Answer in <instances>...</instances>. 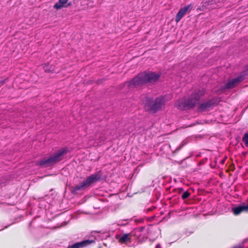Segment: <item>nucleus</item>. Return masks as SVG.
I'll return each instance as SVG.
<instances>
[{"label": "nucleus", "instance_id": "f257e3e1", "mask_svg": "<svg viewBox=\"0 0 248 248\" xmlns=\"http://www.w3.org/2000/svg\"><path fill=\"white\" fill-rule=\"evenodd\" d=\"M161 73L152 72H144L139 73L129 82V86H139L147 83H154L157 81Z\"/></svg>", "mask_w": 248, "mask_h": 248}, {"label": "nucleus", "instance_id": "dca6fc26", "mask_svg": "<svg viewBox=\"0 0 248 248\" xmlns=\"http://www.w3.org/2000/svg\"><path fill=\"white\" fill-rule=\"evenodd\" d=\"M190 195V193L188 191H186L183 193V194L182 195V199L183 200H186L187 198H188Z\"/></svg>", "mask_w": 248, "mask_h": 248}, {"label": "nucleus", "instance_id": "aec40b11", "mask_svg": "<svg viewBox=\"0 0 248 248\" xmlns=\"http://www.w3.org/2000/svg\"><path fill=\"white\" fill-rule=\"evenodd\" d=\"M160 244H158L156 246V248H159L160 247Z\"/></svg>", "mask_w": 248, "mask_h": 248}, {"label": "nucleus", "instance_id": "6e6552de", "mask_svg": "<svg viewBox=\"0 0 248 248\" xmlns=\"http://www.w3.org/2000/svg\"><path fill=\"white\" fill-rule=\"evenodd\" d=\"M163 99L162 98H157L155 101L153 100L151 108H150V111L155 113L160 110L163 105Z\"/></svg>", "mask_w": 248, "mask_h": 248}, {"label": "nucleus", "instance_id": "0eeeda50", "mask_svg": "<svg viewBox=\"0 0 248 248\" xmlns=\"http://www.w3.org/2000/svg\"><path fill=\"white\" fill-rule=\"evenodd\" d=\"M94 243H95L94 240L88 239L69 245L67 248H83Z\"/></svg>", "mask_w": 248, "mask_h": 248}, {"label": "nucleus", "instance_id": "ddd939ff", "mask_svg": "<svg viewBox=\"0 0 248 248\" xmlns=\"http://www.w3.org/2000/svg\"><path fill=\"white\" fill-rule=\"evenodd\" d=\"M213 104V102L211 100H209L201 104L199 106L198 109L201 111H205L211 108Z\"/></svg>", "mask_w": 248, "mask_h": 248}, {"label": "nucleus", "instance_id": "9d476101", "mask_svg": "<svg viewBox=\"0 0 248 248\" xmlns=\"http://www.w3.org/2000/svg\"><path fill=\"white\" fill-rule=\"evenodd\" d=\"M131 233H125L122 236H116V238L118 240V242L121 244H126L127 243H131Z\"/></svg>", "mask_w": 248, "mask_h": 248}, {"label": "nucleus", "instance_id": "39448f33", "mask_svg": "<svg viewBox=\"0 0 248 248\" xmlns=\"http://www.w3.org/2000/svg\"><path fill=\"white\" fill-rule=\"evenodd\" d=\"M102 176L101 171L94 173L88 177L84 180L88 187H90L92 184L99 181Z\"/></svg>", "mask_w": 248, "mask_h": 248}, {"label": "nucleus", "instance_id": "4468645a", "mask_svg": "<svg viewBox=\"0 0 248 248\" xmlns=\"http://www.w3.org/2000/svg\"><path fill=\"white\" fill-rule=\"evenodd\" d=\"M153 100L149 97H145L143 101V104L144 105L145 109L148 111H150V108H151Z\"/></svg>", "mask_w": 248, "mask_h": 248}, {"label": "nucleus", "instance_id": "6ab92c4d", "mask_svg": "<svg viewBox=\"0 0 248 248\" xmlns=\"http://www.w3.org/2000/svg\"><path fill=\"white\" fill-rule=\"evenodd\" d=\"M3 84H4V82L3 81H0V86H1L2 85H3Z\"/></svg>", "mask_w": 248, "mask_h": 248}, {"label": "nucleus", "instance_id": "423d86ee", "mask_svg": "<svg viewBox=\"0 0 248 248\" xmlns=\"http://www.w3.org/2000/svg\"><path fill=\"white\" fill-rule=\"evenodd\" d=\"M234 215L238 216L242 213H248V204L242 203L241 205L232 209Z\"/></svg>", "mask_w": 248, "mask_h": 248}, {"label": "nucleus", "instance_id": "1a4fd4ad", "mask_svg": "<svg viewBox=\"0 0 248 248\" xmlns=\"http://www.w3.org/2000/svg\"><path fill=\"white\" fill-rule=\"evenodd\" d=\"M191 7V5H188L184 7L181 8L179 12L177 13L175 20L176 23L179 22L182 17L188 12H189L190 11V8Z\"/></svg>", "mask_w": 248, "mask_h": 248}, {"label": "nucleus", "instance_id": "20e7f679", "mask_svg": "<svg viewBox=\"0 0 248 248\" xmlns=\"http://www.w3.org/2000/svg\"><path fill=\"white\" fill-rule=\"evenodd\" d=\"M244 73H241L237 77L232 79H229L224 86L225 89H232L237 86L245 79Z\"/></svg>", "mask_w": 248, "mask_h": 248}, {"label": "nucleus", "instance_id": "f8f14e48", "mask_svg": "<svg viewBox=\"0 0 248 248\" xmlns=\"http://www.w3.org/2000/svg\"><path fill=\"white\" fill-rule=\"evenodd\" d=\"M87 188H88V186L84 181L79 185L72 186L71 192L73 193H75L78 191L84 190Z\"/></svg>", "mask_w": 248, "mask_h": 248}, {"label": "nucleus", "instance_id": "7ed1b4c3", "mask_svg": "<svg viewBox=\"0 0 248 248\" xmlns=\"http://www.w3.org/2000/svg\"><path fill=\"white\" fill-rule=\"evenodd\" d=\"M67 152V150L66 149H62L50 155L48 158L39 160L37 164L44 168L51 166L62 160L63 155L66 154Z\"/></svg>", "mask_w": 248, "mask_h": 248}, {"label": "nucleus", "instance_id": "f03ea898", "mask_svg": "<svg viewBox=\"0 0 248 248\" xmlns=\"http://www.w3.org/2000/svg\"><path fill=\"white\" fill-rule=\"evenodd\" d=\"M204 93V90H195L189 98L178 100L176 103V106L181 110L192 108L198 104L201 98Z\"/></svg>", "mask_w": 248, "mask_h": 248}, {"label": "nucleus", "instance_id": "a211bd4d", "mask_svg": "<svg viewBox=\"0 0 248 248\" xmlns=\"http://www.w3.org/2000/svg\"><path fill=\"white\" fill-rule=\"evenodd\" d=\"M176 190L177 191V192L178 193L180 194L183 191L184 189L182 188H179L176 189Z\"/></svg>", "mask_w": 248, "mask_h": 248}, {"label": "nucleus", "instance_id": "9b49d317", "mask_svg": "<svg viewBox=\"0 0 248 248\" xmlns=\"http://www.w3.org/2000/svg\"><path fill=\"white\" fill-rule=\"evenodd\" d=\"M68 0H59V1L54 4L53 7L57 10L61 9L63 7H67L71 5V3H68Z\"/></svg>", "mask_w": 248, "mask_h": 248}, {"label": "nucleus", "instance_id": "2eb2a0df", "mask_svg": "<svg viewBox=\"0 0 248 248\" xmlns=\"http://www.w3.org/2000/svg\"><path fill=\"white\" fill-rule=\"evenodd\" d=\"M215 0H203L202 1L203 6L207 9H210L212 7H210L209 6H211L215 4Z\"/></svg>", "mask_w": 248, "mask_h": 248}, {"label": "nucleus", "instance_id": "f3484780", "mask_svg": "<svg viewBox=\"0 0 248 248\" xmlns=\"http://www.w3.org/2000/svg\"><path fill=\"white\" fill-rule=\"evenodd\" d=\"M246 146H248V133H246L242 139Z\"/></svg>", "mask_w": 248, "mask_h": 248}]
</instances>
